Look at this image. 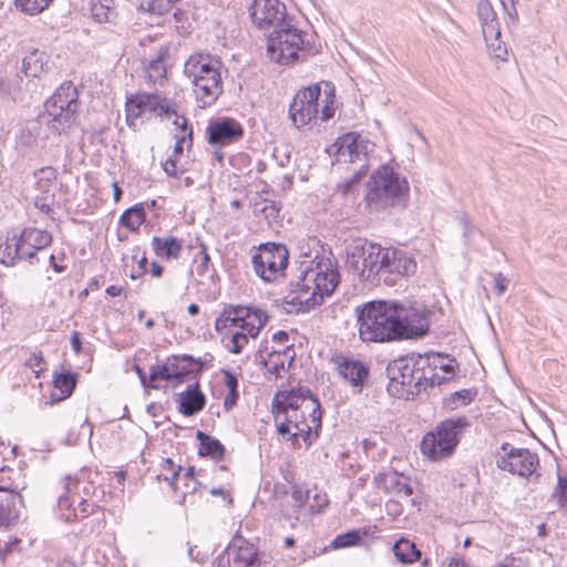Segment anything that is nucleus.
I'll return each instance as SVG.
<instances>
[{"label": "nucleus", "mask_w": 567, "mask_h": 567, "mask_svg": "<svg viewBox=\"0 0 567 567\" xmlns=\"http://www.w3.org/2000/svg\"><path fill=\"white\" fill-rule=\"evenodd\" d=\"M147 111L156 113L161 116L169 117L171 115L176 114V103L166 96L152 93Z\"/></svg>", "instance_id": "e433bc0d"}, {"label": "nucleus", "mask_w": 567, "mask_h": 567, "mask_svg": "<svg viewBox=\"0 0 567 567\" xmlns=\"http://www.w3.org/2000/svg\"><path fill=\"white\" fill-rule=\"evenodd\" d=\"M276 424L277 433L281 436H286L290 434V427H295L296 430L307 423L305 411H290L286 410L282 412L280 419H274Z\"/></svg>", "instance_id": "c756f323"}, {"label": "nucleus", "mask_w": 567, "mask_h": 567, "mask_svg": "<svg viewBox=\"0 0 567 567\" xmlns=\"http://www.w3.org/2000/svg\"><path fill=\"white\" fill-rule=\"evenodd\" d=\"M477 16L480 19V22H493L494 20H497V14L493 9L492 3L489 0H480L477 3Z\"/></svg>", "instance_id": "3c124183"}, {"label": "nucleus", "mask_w": 567, "mask_h": 567, "mask_svg": "<svg viewBox=\"0 0 567 567\" xmlns=\"http://www.w3.org/2000/svg\"><path fill=\"white\" fill-rule=\"evenodd\" d=\"M334 96V85L331 82H320L300 89L289 105V120L298 130L318 117L321 122H328L336 112Z\"/></svg>", "instance_id": "39448f33"}, {"label": "nucleus", "mask_w": 567, "mask_h": 567, "mask_svg": "<svg viewBox=\"0 0 567 567\" xmlns=\"http://www.w3.org/2000/svg\"><path fill=\"white\" fill-rule=\"evenodd\" d=\"M167 49L162 48L157 54V56L150 61L147 66V78L150 82L157 83L164 79H166V66L164 65V60L167 56Z\"/></svg>", "instance_id": "4c0bfd02"}, {"label": "nucleus", "mask_w": 567, "mask_h": 567, "mask_svg": "<svg viewBox=\"0 0 567 567\" xmlns=\"http://www.w3.org/2000/svg\"><path fill=\"white\" fill-rule=\"evenodd\" d=\"M410 199V185L390 165H381L369 177L364 202L372 213L404 209Z\"/></svg>", "instance_id": "7ed1b4c3"}, {"label": "nucleus", "mask_w": 567, "mask_h": 567, "mask_svg": "<svg viewBox=\"0 0 567 567\" xmlns=\"http://www.w3.org/2000/svg\"><path fill=\"white\" fill-rule=\"evenodd\" d=\"M310 421L312 425L305 423L300 427L297 429L299 436L302 437L307 447L311 446L319 437L321 431V417L322 410L320 401L315 400V406L311 409L309 413Z\"/></svg>", "instance_id": "a878e982"}, {"label": "nucleus", "mask_w": 567, "mask_h": 567, "mask_svg": "<svg viewBox=\"0 0 567 567\" xmlns=\"http://www.w3.org/2000/svg\"><path fill=\"white\" fill-rule=\"evenodd\" d=\"M249 17L259 30L277 29L279 24L287 23L291 18L287 13L285 3L279 0H252L248 7Z\"/></svg>", "instance_id": "4468645a"}, {"label": "nucleus", "mask_w": 567, "mask_h": 567, "mask_svg": "<svg viewBox=\"0 0 567 567\" xmlns=\"http://www.w3.org/2000/svg\"><path fill=\"white\" fill-rule=\"evenodd\" d=\"M91 17L97 23L115 24L117 20V10L115 0H90Z\"/></svg>", "instance_id": "bb28decb"}, {"label": "nucleus", "mask_w": 567, "mask_h": 567, "mask_svg": "<svg viewBox=\"0 0 567 567\" xmlns=\"http://www.w3.org/2000/svg\"><path fill=\"white\" fill-rule=\"evenodd\" d=\"M252 318L257 320V324L252 323L250 319H246L245 322L240 323V328L247 332L248 337L257 338L260 330L268 322L269 317L265 311L256 310V313Z\"/></svg>", "instance_id": "79ce46f5"}, {"label": "nucleus", "mask_w": 567, "mask_h": 567, "mask_svg": "<svg viewBox=\"0 0 567 567\" xmlns=\"http://www.w3.org/2000/svg\"><path fill=\"white\" fill-rule=\"evenodd\" d=\"M196 440L198 442V455L200 457L210 458L215 462L224 460L226 449L218 439L198 430L196 432Z\"/></svg>", "instance_id": "393cba45"}, {"label": "nucleus", "mask_w": 567, "mask_h": 567, "mask_svg": "<svg viewBox=\"0 0 567 567\" xmlns=\"http://www.w3.org/2000/svg\"><path fill=\"white\" fill-rule=\"evenodd\" d=\"M99 506L94 503H90L87 499H81L79 503V511L83 517H87L90 514H93Z\"/></svg>", "instance_id": "774afa93"}, {"label": "nucleus", "mask_w": 567, "mask_h": 567, "mask_svg": "<svg viewBox=\"0 0 567 567\" xmlns=\"http://www.w3.org/2000/svg\"><path fill=\"white\" fill-rule=\"evenodd\" d=\"M377 281H383L388 286L395 285L399 278L409 277L416 271V261L406 251L388 247L382 249L379 261Z\"/></svg>", "instance_id": "f8f14e48"}, {"label": "nucleus", "mask_w": 567, "mask_h": 567, "mask_svg": "<svg viewBox=\"0 0 567 567\" xmlns=\"http://www.w3.org/2000/svg\"><path fill=\"white\" fill-rule=\"evenodd\" d=\"M233 567H259L260 553L240 533H236L226 547Z\"/></svg>", "instance_id": "aec40b11"}, {"label": "nucleus", "mask_w": 567, "mask_h": 567, "mask_svg": "<svg viewBox=\"0 0 567 567\" xmlns=\"http://www.w3.org/2000/svg\"><path fill=\"white\" fill-rule=\"evenodd\" d=\"M48 124V115H40L38 120L29 122L21 133V141L27 146H32L41 135L42 123Z\"/></svg>", "instance_id": "a19ab883"}, {"label": "nucleus", "mask_w": 567, "mask_h": 567, "mask_svg": "<svg viewBox=\"0 0 567 567\" xmlns=\"http://www.w3.org/2000/svg\"><path fill=\"white\" fill-rule=\"evenodd\" d=\"M199 363L200 359H195L190 354L168 357V367L176 383H183L196 378L202 368L195 369L194 365Z\"/></svg>", "instance_id": "5701e85b"}, {"label": "nucleus", "mask_w": 567, "mask_h": 567, "mask_svg": "<svg viewBox=\"0 0 567 567\" xmlns=\"http://www.w3.org/2000/svg\"><path fill=\"white\" fill-rule=\"evenodd\" d=\"M369 168L368 163H362L360 167L353 172L352 176L346 181L344 183L340 184L338 187L342 195L347 196L351 193H353L354 188L358 186V184L361 182V179L367 175Z\"/></svg>", "instance_id": "c03bdc74"}, {"label": "nucleus", "mask_w": 567, "mask_h": 567, "mask_svg": "<svg viewBox=\"0 0 567 567\" xmlns=\"http://www.w3.org/2000/svg\"><path fill=\"white\" fill-rule=\"evenodd\" d=\"M24 488V486H22ZM18 484L0 482V527H9L16 524L20 516L19 506H22L23 498Z\"/></svg>", "instance_id": "6ab92c4d"}, {"label": "nucleus", "mask_w": 567, "mask_h": 567, "mask_svg": "<svg viewBox=\"0 0 567 567\" xmlns=\"http://www.w3.org/2000/svg\"><path fill=\"white\" fill-rule=\"evenodd\" d=\"M176 162L175 158L169 157L163 164V169L168 176L179 177L183 174V171L177 169Z\"/></svg>", "instance_id": "0e129e2a"}, {"label": "nucleus", "mask_w": 567, "mask_h": 567, "mask_svg": "<svg viewBox=\"0 0 567 567\" xmlns=\"http://www.w3.org/2000/svg\"><path fill=\"white\" fill-rule=\"evenodd\" d=\"M221 60L209 53L196 52L184 63V76L192 83L198 106L213 105L224 92Z\"/></svg>", "instance_id": "20e7f679"}, {"label": "nucleus", "mask_w": 567, "mask_h": 567, "mask_svg": "<svg viewBox=\"0 0 567 567\" xmlns=\"http://www.w3.org/2000/svg\"><path fill=\"white\" fill-rule=\"evenodd\" d=\"M291 498L293 501V506L297 508H301L308 501V493L303 492L301 488L293 486L291 492Z\"/></svg>", "instance_id": "680f3d73"}, {"label": "nucleus", "mask_w": 567, "mask_h": 567, "mask_svg": "<svg viewBox=\"0 0 567 567\" xmlns=\"http://www.w3.org/2000/svg\"><path fill=\"white\" fill-rule=\"evenodd\" d=\"M125 111H126V122L128 126H132L134 123V120H137L142 116L144 113L140 107H135L134 102L131 101L130 97H127L125 103Z\"/></svg>", "instance_id": "bf43d9fd"}, {"label": "nucleus", "mask_w": 567, "mask_h": 567, "mask_svg": "<svg viewBox=\"0 0 567 567\" xmlns=\"http://www.w3.org/2000/svg\"><path fill=\"white\" fill-rule=\"evenodd\" d=\"M152 249L161 259L174 260L181 257L183 240L175 236H154L151 241Z\"/></svg>", "instance_id": "b1692460"}, {"label": "nucleus", "mask_w": 567, "mask_h": 567, "mask_svg": "<svg viewBox=\"0 0 567 567\" xmlns=\"http://www.w3.org/2000/svg\"><path fill=\"white\" fill-rule=\"evenodd\" d=\"M150 380H163L171 381L174 380L172 377L171 368L168 367V358L162 364H155L150 368Z\"/></svg>", "instance_id": "09e8293b"}, {"label": "nucleus", "mask_w": 567, "mask_h": 567, "mask_svg": "<svg viewBox=\"0 0 567 567\" xmlns=\"http://www.w3.org/2000/svg\"><path fill=\"white\" fill-rule=\"evenodd\" d=\"M176 118L174 121V125L183 133L182 135H186L190 131H193V126L189 124L187 117L184 115L175 114Z\"/></svg>", "instance_id": "338daca9"}, {"label": "nucleus", "mask_w": 567, "mask_h": 567, "mask_svg": "<svg viewBox=\"0 0 567 567\" xmlns=\"http://www.w3.org/2000/svg\"><path fill=\"white\" fill-rule=\"evenodd\" d=\"M19 237H21L22 243L32 246L38 251L50 246L52 243V235L47 230L38 228H24Z\"/></svg>", "instance_id": "2f4dec72"}, {"label": "nucleus", "mask_w": 567, "mask_h": 567, "mask_svg": "<svg viewBox=\"0 0 567 567\" xmlns=\"http://www.w3.org/2000/svg\"><path fill=\"white\" fill-rule=\"evenodd\" d=\"M68 493H69V488L66 487V492L59 496L58 507H59V511L61 512V517L65 522H72L74 519H78L79 514L76 512V508L72 507V503L70 501Z\"/></svg>", "instance_id": "49530a36"}, {"label": "nucleus", "mask_w": 567, "mask_h": 567, "mask_svg": "<svg viewBox=\"0 0 567 567\" xmlns=\"http://www.w3.org/2000/svg\"><path fill=\"white\" fill-rule=\"evenodd\" d=\"M551 499L556 502L559 511H567V475L558 474Z\"/></svg>", "instance_id": "37998d69"}, {"label": "nucleus", "mask_w": 567, "mask_h": 567, "mask_svg": "<svg viewBox=\"0 0 567 567\" xmlns=\"http://www.w3.org/2000/svg\"><path fill=\"white\" fill-rule=\"evenodd\" d=\"M244 133L243 125L228 116L209 120L205 132L207 143L218 148L240 141Z\"/></svg>", "instance_id": "dca6fc26"}, {"label": "nucleus", "mask_w": 567, "mask_h": 567, "mask_svg": "<svg viewBox=\"0 0 567 567\" xmlns=\"http://www.w3.org/2000/svg\"><path fill=\"white\" fill-rule=\"evenodd\" d=\"M178 412L184 416H193L199 413L205 404L206 396L202 392L199 383L189 384L185 391L177 394Z\"/></svg>", "instance_id": "4be33fe9"}, {"label": "nucleus", "mask_w": 567, "mask_h": 567, "mask_svg": "<svg viewBox=\"0 0 567 567\" xmlns=\"http://www.w3.org/2000/svg\"><path fill=\"white\" fill-rule=\"evenodd\" d=\"M501 450L504 454L496 455V466L499 470L520 477H529L536 472L539 465L536 453L524 447H513L509 443H503Z\"/></svg>", "instance_id": "ddd939ff"}, {"label": "nucleus", "mask_w": 567, "mask_h": 567, "mask_svg": "<svg viewBox=\"0 0 567 567\" xmlns=\"http://www.w3.org/2000/svg\"><path fill=\"white\" fill-rule=\"evenodd\" d=\"M369 535L368 528L351 529L346 533L339 534L331 542L333 549L348 548L360 545L364 537Z\"/></svg>", "instance_id": "72a5a7b5"}, {"label": "nucleus", "mask_w": 567, "mask_h": 567, "mask_svg": "<svg viewBox=\"0 0 567 567\" xmlns=\"http://www.w3.org/2000/svg\"><path fill=\"white\" fill-rule=\"evenodd\" d=\"M193 134H194L193 131H190L186 135L176 136V143L174 146L173 156H171L172 158H175L177 161V158L183 154L184 144L187 143V146L192 147Z\"/></svg>", "instance_id": "4d7b16f0"}, {"label": "nucleus", "mask_w": 567, "mask_h": 567, "mask_svg": "<svg viewBox=\"0 0 567 567\" xmlns=\"http://www.w3.org/2000/svg\"><path fill=\"white\" fill-rule=\"evenodd\" d=\"M78 383V374L72 371H62L54 372L53 375V384L54 388L61 392V395L55 398V394H52V401L59 402L71 396L73 391L75 390Z\"/></svg>", "instance_id": "c85d7f7f"}, {"label": "nucleus", "mask_w": 567, "mask_h": 567, "mask_svg": "<svg viewBox=\"0 0 567 567\" xmlns=\"http://www.w3.org/2000/svg\"><path fill=\"white\" fill-rule=\"evenodd\" d=\"M307 400H310L311 409L315 406V400L319 401L318 396L307 386L277 391L271 401V414L274 419H280L286 410L302 411Z\"/></svg>", "instance_id": "a211bd4d"}, {"label": "nucleus", "mask_w": 567, "mask_h": 567, "mask_svg": "<svg viewBox=\"0 0 567 567\" xmlns=\"http://www.w3.org/2000/svg\"><path fill=\"white\" fill-rule=\"evenodd\" d=\"M449 362L442 363V365H439V369L447 377H452V379L455 375V370L458 368V364L454 358L446 359Z\"/></svg>", "instance_id": "69168bd1"}, {"label": "nucleus", "mask_w": 567, "mask_h": 567, "mask_svg": "<svg viewBox=\"0 0 567 567\" xmlns=\"http://www.w3.org/2000/svg\"><path fill=\"white\" fill-rule=\"evenodd\" d=\"M47 55L44 52L34 49L22 60L21 72L29 78H38L44 70Z\"/></svg>", "instance_id": "7c9ffc66"}, {"label": "nucleus", "mask_w": 567, "mask_h": 567, "mask_svg": "<svg viewBox=\"0 0 567 567\" xmlns=\"http://www.w3.org/2000/svg\"><path fill=\"white\" fill-rule=\"evenodd\" d=\"M53 0H14V4L22 12L35 16L45 10Z\"/></svg>", "instance_id": "a18cd8bd"}, {"label": "nucleus", "mask_w": 567, "mask_h": 567, "mask_svg": "<svg viewBox=\"0 0 567 567\" xmlns=\"http://www.w3.org/2000/svg\"><path fill=\"white\" fill-rule=\"evenodd\" d=\"M282 357L289 358L288 369L291 367L292 362L296 358V352L293 346L286 347L282 351L272 350L269 353V359H272V365L268 368V372L274 374L276 378L280 377L282 370H285V361Z\"/></svg>", "instance_id": "f704fd0d"}, {"label": "nucleus", "mask_w": 567, "mask_h": 567, "mask_svg": "<svg viewBox=\"0 0 567 567\" xmlns=\"http://www.w3.org/2000/svg\"><path fill=\"white\" fill-rule=\"evenodd\" d=\"M383 247L364 238H357L347 246V267L362 281H375Z\"/></svg>", "instance_id": "9d476101"}, {"label": "nucleus", "mask_w": 567, "mask_h": 567, "mask_svg": "<svg viewBox=\"0 0 567 567\" xmlns=\"http://www.w3.org/2000/svg\"><path fill=\"white\" fill-rule=\"evenodd\" d=\"M477 391L475 389H463L455 391L444 400V406L449 410H455L458 406H465L474 400Z\"/></svg>", "instance_id": "ea45409f"}, {"label": "nucleus", "mask_w": 567, "mask_h": 567, "mask_svg": "<svg viewBox=\"0 0 567 567\" xmlns=\"http://www.w3.org/2000/svg\"><path fill=\"white\" fill-rule=\"evenodd\" d=\"M340 378L348 383L354 393H361L370 378L368 363L348 355H337L332 359Z\"/></svg>", "instance_id": "f3484780"}, {"label": "nucleus", "mask_w": 567, "mask_h": 567, "mask_svg": "<svg viewBox=\"0 0 567 567\" xmlns=\"http://www.w3.org/2000/svg\"><path fill=\"white\" fill-rule=\"evenodd\" d=\"M359 333L367 342L419 339L427 334L430 322L423 305L373 300L357 308Z\"/></svg>", "instance_id": "f257e3e1"}, {"label": "nucleus", "mask_w": 567, "mask_h": 567, "mask_svg": "<svg viewBox=\"0 0 567 567\" xmlns=\"http://www.w3.org/2000/svg\"><path fill=\"white\" fill-rule=\"evenodd\" d=\"M146 212L143 204H136L123 212L120 217V225L130 231H136L145 221Z\"/></svg>", "instance_id": "473e14b6"}, {"label": "nucleus", "mask_w": 567, "mask_h": 567, "mask_svg": "<svg viewBox=\"0 0 567 567\" xmlns=\"http://www.w3.org/2000/svg\"><path fill=\"white\" fill-rule=\"evenodd\" d=\"M373 144L358 132H348L339 136L330 150L338 163H368V154Z\"/></svg>", "instance_id": "2eb2a0df"}, {"label": "nucleus", "mask_w": 567, "mask_h": 567, "mask_svg": "<svg viewBox=\"0 0 567 567\" xmlns=\"http://www.w3.org/2000/svg\"><path fill=\"white\" fill-rule=\"evenodd\" d=\"M485 42L496 59H499L502 61L506 60L507 49H506L505 43L503 41H501V38H495V39H492V41H485Z\"/></svg>", "instance_id": "5fc2aeb1"}, {"label": "nucleus", "mask_w": 567, "mask_h": 567, "mask_svg": "<svg viewBox=\"0 0 567 567\" xmlns=\"http://www.w3.org/2000/svg\"><path fill=\"white\" fill-rule=\"evenodd\" d=\"M482 32L485 41H492V39L501 38V28L497 20L493 22L481 23Z\"/></svg>", "instance_id": "6e6d98bb"}, {"label": "nucleus", "mask_w": 567, "mask_h": 567, "mask_svg": "<svg viewBox=\"0 0 567 567\" xmlns=\"http://www.w3.org/2000/svg\"><path fill=\"white\" fill-rule=\"evenodd\" d=\"M152 93H136L131 95L130 99L134 102L135 107H140L143 112L147 110L148 102L151 100Z\"/></svg>", "instance_id": "052dcab7"}, {"label": "nucleus", "mask_w": 567, "mask_h": 567, "mask_svg": "<svg viewBox=\"0 0 567 567\" xmlns=\"http://www.w3.org/2000/svg\"><path fill=\"white\" fill-rule=\"evenodd\" d=\"M22 78L19 72L13 74L0 76V95L8 96L13 100L21 93L22 90Z\"/></svg>", "instance_id": "58836bf2"}, {"label": "nucleus", "mask_w": 567, "mask_h": 567, "mask_svg": "<svg viewBox=\"0 0 567 567\" xmlns=\"http://www.w3.org/2000/svg\"><path fill=\"white\" fill-rule=\"evenodd\" d=\"M0 261L6 266H14L19 260H29L31 265L39 261L38 250L21 241V237H13L12 244L7 243L3 250L0 251Z\"/></svg>", "instance_id": "412c9836"}, {"label": "nucleus", "mask_w": 567, "mask_h": 567, "mask_svg": "<svg viewBox=\"0 0 567 567\" xmlns=\"http://www.w3.org/2000/svg\"><path fill=\"white\" fill-rule=\"evenodd\" d=\"M255 274L265 282H274L289 264V250L284 244L264 243L252 255Z\"/></svg>", "instance_id": "9b49d317"}, {"label": "nucleus", "mask_w": 567, "mask_h": 567, "mask_svg": "<svg viewBox=\"0 0 567 567\" xmlns=\"http://www.w3.org/2000/svg\"><path fill=\"white\" fill-rule=\"evenodd\" d=\"M173 6L174 4L171 3L168 0H148L146 10L152 13L163 16L171 11Z\"/></svg>", "instance_id": "864d4df0"}, {"label": "nucleus", "mask_w": 567, "mask_h": 567, "mask_svg": "<svg viewBox=\"0 0 567 567\" xmlns=\"http://www.w3.org/2000/svg\"><path fill=\"white\" fill-rule=\"evenodd\" d=\"M456 218L463 229V237L467 239L471 236L472 230L474 228L470 220V217L465 213H460L457 214Z\"/></svg>", "instance_id": "e2e57ef3"}, {"label": "nucleus", "mask_w": 567, "mask_h": 567, "mask_svg": "<svg viewBox=\"0 0 567 567\" xmlns=\"http://www.w3.org/2000/svg\"><path fill=\"white\" fill-rule=\"evenodd\" d=\"M44 107L48 125L60 134L76 122L80 109L78 89L70 81L62 83L47 100Z\"/></svg>", "instance_id": "1a4fd4ad"}, {"label": "nucleus", "mask_w": 567, "mask_h": 567, "mask_svg": "<svg viewBox=\"0 0 567 567\" xmlns=\"http://www.w3.org/2000/svg\"><path fill=\"white\" fill-rule=\"evenodd\" d=\"M396 560L402 565H411L421 559L422 551L405 537L399 538L392 546Z\"/></svg>", "instance_id": "cd10ccee"}, {"label": "nucleus", "mask_w": 567, "mask_h": 567, "mask_svg": "<svg viewBox=\"0 0 567 567\" xmlns=\"http://www.w3.org/2000/svg\"><path fill=\"white\" fill-rule=\"evenodd\" d=\"M401 478H403V476L396 471L382 472L374 476L373 484L377 488L382 489L386 494H394L398 492Z\"/></svg>", "instance_id": "c9c22d12"}, {"label": "nucleus", "mask_w": 567, "mask_h": 567, "mask_svg": "<svg viewBox=\"0 0 567 567\" xmlns=\"http://www.w3.org/2000/svg\"><path fill=\"white\" fill-rule=\"evenodd\" d=\"M426 365H430V357L414 353L390 361L385 368L389 395L403 400L419 396L424 391Z\"/></svg>", "instance_id": "423d86ee"}, {"label": "nucleus", "mask_w": 567, "mask_h": 567, "mask_svg": "<svg viewBox=\"0 0 567 567\" xmlns=\"http://www.w3.org/2000/svg\"><path fill=\"white\" fill-rule=\"evenodd\" d=\"M226 309L229 315H235V319L240 323L245 322L246 319H251L255 316L256 310H258L257 308L252 307L234 305L226 306Z\"/></svg>", "instance_id": "8fccbe9b"}, {"label": "nucleus", "mask_w": 567, "mask_h": 567, "mask_svg": "<svg viewBox=\"0 0 567 567\" xmlns=\"http://www.w3.org/2000/svg\"><path fill=\"white\" fill-rule=\"evenodd\" d=\"M230 341L231 347L229 348V352L239 354L248 343V334L241 331H236L231 334Z\"/></svg>", "instance_id": "603ef678"}, {"label": "nucleus", "mask_w": 567, "mask_h": 567, "mask_svg": "<svg viewBox=\"0 0 567 567\" xmlns=\"http://www.w3.org/2000/svg\"><path fill=\"white\" fill-rule=\"evenodd\" d=\"M426 372H425V381L422 382V386H424V391H426L427 389H433L435 386H440L442 384H445L447 382H450L452 379V377H447V375H440L439 373L436 372H433V369L431 368V364L430 365H426V368L424 369Z\"/></svg>", "instance_id": "de8ad7c7"}, {"label": "nucleus", "mask_w": 567, "mask_h": 567, "mask_svg": "<svg viewBox=\"0 0 567 567\" xmlns=\"http://www.w3.org/2000/svg\"><path fill=\"white\" fill-rule=\"evenodd\" d=\"M307 48L302 31L296 28L291 20L279 24L267 39L269 59L280 65H291L307 56Z\"/></svg>", "instance_id": "6e6552de"}, {"label": "nucleus", "mask_w": 567, "mask_h": 567, "mask_svg": "<svg viewBox=\"0 0 567 567\" xmlns=\"http://www.w3.org/2000/svg\"><path fill=\"white\" fill-rule=\"evenodd\" d=\"M316 254L313 259L300 266L298 280L291 282L290 291L284 298L286 313H305L321 305L324 297L332 295L340 282L338 262L331 249L329 256Z\"/></svg>", "instance_id": "f03ea898"}, {"label": "nucleus", "mask_w": 567, "mask_h": 567, "mask_svg": "<svg viewBox=\"0 0 567 567\" xmlns=\"http://www.w3.org/2000/svg\"><path fill=\"white\" fill-rule=\"evenodd\" d=\"M470 425L471 422L465 415L441 421L422 437V454L434 462L451 457Z\"/></svg>", "instance_id": "0eeeda50"}, {"label": "nucleus", "mask_w": 567, "mask_h": 567, "mask_svg": "<svg viewBox=\"0 0 567 567\" xmlns=\"http://www.w3.org/2000/svg\"><path fill=\"white\" fill-rule=\"evenodd\" d=\"M200 251L198 252L197 257L200 258V264L197 267V274L199 276H203L210 265V256L208 254V248L204 243H199Z\"/></svg>", "instance_id": "13d9d810"}]
</instances>
